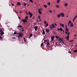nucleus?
I'll list each match as a JSON object with an SVG mask.
<instances>
[{"instance_id":"7","label":"nucleus","mask_w":77,"mask_h":77,"mask_svg":"<svg viewBox=\"0 0 77 77\" xmlns=\"http://www.w3.org/2000/svg\"><path fill=\"white\" fill-rule=\"evenodd\" d=\"M54 36H53L51 37V39L52 41H54Z\"/></svg>"},{"instance_id":"21","label":"nucleus","mask_w":77,"mask_h":77,"mask_svg":"<svg viewBox=\"0 0 77 77\" xmlns=\"http://www.w3.org/2000/svg\"><path fill=\"white\" fill-rule=\"evenodd\" d=\"M42 31H43L42 34H44V35H45V31H44V30H42Z\"/></svg>"},{"instance_id":"61","label":"nucleus","mask_w":77,"mask_h":77,"mask_svg":"<svg viewBox=\"0 0 77 77\" xmlns=\"http://www.w3.org/2000/svg\"><path fill=\"white\" fill-rule=\"evenodd\" d=\"M1 31H2V30L0 29V32H1Z\"/></svg>"},{"instance_id":"64","label":"nucleus","mask_w":77,"mask_h":77,"mask_svg":"<svg viewBox=\"0 0 77 77\" xmlns=\"http://www.w3.org/2000/svg\"><path fill=\"white\" fill-rule=\"evenodd\" d=\"M24 41L25 42H26V40H24Z\"/></svg>"},{"instance_id":"4","label":"nucleus","mask_w":77,"mask_h":77,"mask_svg":"<svg viewBox=\"0 0 77 77\" xmlns=\"http://www.w3.org/2000/svg\"><path fill=\"white\" fill-rule=\"evenodd\" d=\"M40 10H41V9H38V13L40 14H42V12L40 11Z\"/></svg>"},{"instance_id":"17","label":"nucleus","mask_w":77,"mask_h":77,"mask_svg":"<svg viewBox=\"0 0 77 77\" xmlns=\"http://www.w3.org/2000/svg\"><path fill=\"white\" fill-rule=\"evenodd\" d=\"M46 32L47 33H48V32H49V29H46Z\"/></svg>"},{"instance_id":"14","label":"nucleus","mask_w":77,"mask_h":77,"mask_svg":"<svg viewBox=\"0 0 77 77\" xmlns=\"http://www.w3.org/2000/svg\"><path fill=\"white\" fill-rule=\"evenodd\" d=\"M44 42H45V44H47L48 42V41H47V40H45L44 41Z\"/></svg>"},{"instance_id":"45","label":"nucleus","mask_w":77,"mask_h":77,"mask_svg":"<svg viewBox=\"0 0 77 77\" xmlns=\"http://www.w3.org/2000/svg\"><path fill=\"white\" fill-rule=\"evenodd\" d=\"M32 16H33V14H31V15H30V18H31L32 17Z\"/></svg>"},{"instance_id":"42","label":"nucleus","mask_w":77,"mask_h":77,"mask_svg":"<svg viewBox=\"0 0 77 77\" xmlns=\"http://www.w3.org/2000/svg\"><path fill=\"white\" fill-rule=\"evenodd\" d=\"M23 5L24 6H26V3L25 2H24Z\"/></svg>"},{"instance_id":"58","label":"nucleus","mask_w":77,"mask_h":77,"mask_svg":"<svg viewBox=\"0 0 77 77\" xmlns=\"http://www.w3.org/2000/svg\"><path fill=\"white\" fill-rule=\"evenodd\" d=\"M39 21H41V19H39Z\"/></svg>"},{"instance_id":"18","label":"nucleus","mask_w":77,"mask_h":77,"mask_svg":"<svg viewBox=\"0 0 77 77\" xmlns=\"http://www.w3.org/2000/svg\"><path fill=\"white\" fill-rule=\"evenodd\" d=\"M66 39H67V40L68 41H69V35H68L66 37Z\"/></svg>"},{"instance_id":"48","label":"nucleus","mask_w":77,"mask_h":77,"mask_svg":"<svg viewBox=\"0 0 77 77\" xmlns=\"http://www.w3.org/2000/svg\"><path fill=\"white\" fill-rule=\"evenodd\" d=\"M0 39L1 40H2V37L0 36Z\"/></svg>"},{"instance_id":"41","label":"nucleus","mask_w":77,"mask_h":77,"mask_svg":"<svg viewBox=\"0 0 77 77\" xmlns=\"http://www.w3.org/2000/svg\"><path fill=\"white\" fill-rule=\"evenodd\" d=\"M65 29H68V27H67V25H66L65 26Z\"/></svg>"},{"instance_id":"63","label":"nucleus","mask_w":77,"mask_h":77,"mask_svg":"<svg viewBox=\"0 0 77 77\" xmlns=\"http://www.w3.org/2000/svg\"><path fill=\"white\" fill-rule=\"evenodd\" d=\"M22 12V11H20V13H21Z\"/></svg>"},{"instance_id":"22","label":"nucleus","mask_w":77,"mask_h":77,"mask_svg":"<svg viewBox=\"0 0 77 77\" xmlns=\"http://www.w3.org/2000/svg\"><path fill=\"white\" fill-rule=\"evenodd\" d=\"M17 27H23V26L21 25H19Z\"/></svg>"},{"instance_id":"2","label":"nucleus","mask_w":77,"mask_h":77,"mask_svg":"<svg viewBox=\"0 0 77 77\" xmlns=\"http://www.w3.org/2000/svg\"><path fill=\"white\" fill-rule=\"evenodd\" d=\"M68 32H66V31H65V33H66V34L67 35H68H68H69V33H70V32H68Z\"/></svg>"},{"instance_id":"24","label":"nucleus","mask_w":77,"mask_h":77,"mask_svg":"<svg viewBox=\"0 0 77 77\" xmlns=\"http://www.w3.org/2000/svg\"><path fill=\"white\" fill-rule=\"evenodd\" d=\"M32 36H33V34H32L31 33V34H30L29 36L30 37H32Z\"/></svg>"},{"instance_id":"56","label":"nucleus","mask_w":77,"mask_h":77,"mask_svg":"<svg viewBox=\"0 0 77 77\" xmlns=\"http://www.w3.org/2000/svg\"><path fill=\"white\" fill-rule=\"evenodd\" d=\"M73 41H74V40H70V42H73Z\"/></svg>"},{"instance_id":"26","label":"nucleus","mask_w":77,"mask_h":77,"mask_svg":"<svg viewBox=\"0 0 77 77\" xmlns=\"http://www.w3.org/2000/svg\"><path fill=\"white\" fill-rule=\"evenodd\" d=\"M48 6H50V2H49L47 3Z\"/></svg>"},{"instance_id":"33","label":"nucleus","mask_w":77,"mask_h":77,"mask_svg":"<svg viewBox=\"0 0 77 77\" xmlns=\"http://www.w3.org/2000/svg\"><path fill=\"white\" fill-rule=\"evenodd\" d=\"M18 34V33H17V32H15L14 33V35H15V34Z\"/></svg>"},{"instance_id":"59","label":"nucleus","mask_w":77,"mask_h":77,"mask_svg":"<svg viewBox=\"0 0 77 77\" xmlns=\"http://www.w3.org/2000/svg\"><path fill=\"white\" fill-rule=\"evenodd\" d=\"M68 52L69 53H71V51H69Z\"/></svg>"},{"instance_id":"30","label":"nucleus","mask_w":77,"mask_h":77,"mask_svg":"<svg viewBox=\"0 0 77 77\" xmlns=\"http://www.w3.org/2000/svg\"><path fill=\"white\" fill-rule=\"evenodd\" d=\"M59 2H60V0H57V3H59Z\"/></svg>"},{"instance_id":"37","label":"nucleus","mask_w":77,"mask_h":77,"mask_svg":"<svg viewBox=\"0 0 77 77\" xmlns=\"http://www.w3.org/2000/svg\"><path fill=\"white\" fill-rule=\"evenodd\" d=\"M49 12H50V13H52V11H51V10H49Z\"/></svg>"},{"instance_id":"10","label":"nucleus","mask_w":77,"mask_h":77,"mask_svg":"<svg viewBox=\"0 0 77 77\" xmlns=\"http://www.w3.org/2000/svg\"><path fill=\"white\" fill-rule=\"evenodd\" d=\"M0 34H2V35H3V34H4V32H3L2 31H1V32H0Z\"/></svg>"},{"instance_id":"34","label":"nucleus","mask_w":77,"mask_h":77,"mask_svg":"<svg viewBox=\"0 0 77 77\" xmlns=\"http://www.w3.org/2000/svg\"><path fill=\"white\" fill-rule=\"evenodd\" d=\"M55 37L56 38H57V39H59V37L57 36H55Z\"/></svg>"},{"instance_id":"55","label":"nucleus","mask_w":77,"mask_h":77,"mask_svg":"<svg viewBox=\"0 0 77 77\" xmlns=\"http://www.w3.org/2000/svg\"><path fill=\"white\" fill-rule=\"evenodd\" d=\"M57 30H60V28H58L57 29Z\"/></svg>"},{"instance_id":"27","label":"nucleus","mask_w":77,"mask_h":77,"mask_svg":"<svg viewBox=\"0 0 77 77\" xmlns=\"http://www.w3.org/2000/svg\"><path fill=\"white\" fill-rule=\"evenodd\" d=\"M56 7L57 8H59V5H56Z\"/></svg>"},{"instance_id":"60","label":"nucleus","mask_w":77,"mask_h":77,"mask_svg":"<svg viewBox=\"0 0 77 77\" xmlns=\"http://www.w3.org/2000/svg\"><path fill=\"white\" fill-rule=\"evenodd\" d=\"M25 12L27 14H28V13H27V11H26Z\"/></svg>"},{"instance_id":"52","label":"nucleus","mask_w":77,"mask_h":77,"mask_svg":"<svg viewBox=\"0 0 77 77\" xmlns=\"http://www.w3.org/2000/svg\"><path fill=\"white\" fill-rule=\"evenodd\" d=\"M66 31H68V29H66Z\"/></svg>"},{"instance_id":"35","label":"nucleus","mask_w":77,"mask_h":77,"mask_svg":"<svg viewBox=\"0 0 77 77\" xmlns=\"http://www.w3.org/2000/svg\"><path fill=\"white\" fill-rule=\"evenodd\" d=\"M44 7H45V8H47V6L46 5H44Z\"/></svg>"},{"instance_id":"40","label":"nucleus","mask_w":77,"mask_h":77,"mask_svg":"<svg viewBox=\"0 0 77 77\" xmlns=\"http://www.w3.org/2000/svg\"><path fill=\"white\" fill-rule=\"evenodd\" d=\"M44 23H45V24H47V21H45L44 22Z\"/></svg>"},{"instance_id":"25","label":"nucleus","mask_w":77,"mask_h":77,"mask_svg":"<svg viewBox=\"0 0 77 77\" xmlns=\"http://www.w3.org/2000/svg\"><path fill=\"white\" fill-rule=\"evenodd\" d=\"M50 29H51V30H52L53 29V27L51 26H50Z\"/></svg>"},{"instance_id":"11","label":"nucleus","mask_w":77,"mask_h":77,"mask_svg":"<svg viewBox=\"0 0 77 77\" xmlns=\"http://www.w3.org/2000/svg\"><path fill=\"white\" fill-rule=\"evenodd\" d=\"M17 37L19 38H21L23 37V35H18Z\"/></svg>"},{"instance_id":"32","label":"nucleus","mask_w":77,"mask_h":77,"mask_svg":"<svg viewBox=\"0 0 77 77\" xmlns=\"http://www.w3.org/2000/svg\"><path fill=\"white\" fill-rule=\"evenodd\" d=\"M60 31H63V29L62 28H60Z\"/></svg>"},{"instance_id":"50","label":"nucleus","mask_w":77,"mask_h":77,"mask_svg":"<svg viewBox=\"0 0 77 77\" xmlns=\"http://www.w3.org/2000/svg\"><path fill=\"white\" fill-rule=\"evenodd\" d=\"M11 5H12V6H14V4L11 3Z\"/></svg>"},{"instance_id":"9","label":"nucleus","mask_w":77,"mask_h":77,"mask_svg":"<svg viewBox=\"0 0 77 77\" xmlns=\"http://www.w3.org/2000/svg\"><path fill=\"white\" fill-rule=\"evenodd\" d=\"M64 6L66 7L68 6V4L67 3H65L64 4Z\"/></svg>"},{"instance_id":"23","label":"nucleus","mask_w":77,"mask_h":77,"mask_svg":"<svg viewBox=\"0 0 77 77\" xmlns=\"http://www.w3.org/2000/svg\"><path fill=\"white\" fill-rule=\"evenodd\" d=\"M60 14H58L57 15V17L58 18H60Z\"/></svg>"},{"instance_id":"15","label":"nucleus","mask_w":77,"mask_h":77,"mask_svg":"<svg viewBox=\"0 0 77 77\" xmlns=\"http://www.w3.org/2000/svg\"><path fill=\"white\" fill-rule=\"evenodd\" d=\"M70 26L71 27H73V26H74V24H73V23L72 22L70 24Z\"/></svg>"},{"instance_id":"8","label":"nucleus","mask_w":77,"mask_h":77,"mask_svg":"<svg viewBox=\"0 0 77 77\" xmlns=\"http://www.w3.org/2000/svg\"><path fill=\"white\" fill-rule=\"evenodd\" d=\"M34 29L36 31V30H37V29H38V26H35V27H34Z\"/></svg>"},{"instance_id":"5","label":"nucleus","mask_w":77,"mask_h":77,"mask_svg":"<svg viewBox=\"0 0 77 77\" xmlns=\"http://www.w3.org/2000/svg\"><path fill=\"white\" fill-rule=\"evenodd\" d=\"M63 40L62 39H61L60 38H59V39H58L57 41H59V42H60V41H62Z\"/></svg>"},{"instance_id":"49","label":"nucleus","mask_w":77,"mask_h":77,"mask_svg":"<svg viewBox=\"0 0 77 77\" xmlns=\"http://www.w3.org/2000/svg\"><path fill=\"white\" fill-rule=\"evenodd\" d=\"M61 42L63 44H64V42L63 41V40L62 41H61Z\"/></svg>"},{"instance_id":"20","label":"nucleus","mask_w":77,"mask_h":77,"mask_svg":"<svg viewBox=\"0 0 77 77\" xmlns=\"http://www.w3.org/2000/svg\"><path fill=\"white\" fill-rule=\"evenodd\" d=\"M25 19L26 20H28V16H26L25 17Z\"/></svg>"},{"instance_id":"44","label":"nucleus","mask_w":77,"mask_h":77,"mask_svg":"<svg viewBox=\"0 0 77 77\" xmlns=\"http://www.w3.org/2000/svg\"><path fill=\"white\" fill-rule=\"evenodd\" d=\"M38 18H39V19H41V17L40 16H38Z\"/></svg>"},{"instance_id":"39","label":"nucleus","mask_w":77,"mask_h":77,"mask_svg":"<svg viewBox=\"0 0 77 77\" xmlns=\"http://www.w3.org/2000/svg\"><path fill=\"white\" fill-rule=\"evenodd\" d=\"M76 18H77V17L75 16V17L73 19L75 20V19H76Z\"/></svg>"},{"instance_id":"28","label":"nucleus","mask_w":77,"mask_h":77,"mask_svg":"<svg viewBox=\"0 0 77 77\" xmlns=\"http://www.w3.org/2000/svg\"><path fill=\"white\" fill-rule=\"evenodd\" d=\"M48 23H47L46 24V25H45V26L48 27Z\"/></svg>"},{"instance_id":"3","label":"nucleus","mask_w":77,"mask_h":77,"mask_svg":"<svg viewBox=\"0 0 77 77\" xmlns=\"http://www.w3.org/2000/svg\"><path fill=\"white\" fill-rule=\"evenodd\" d=\"M22 21L24 23H27V20L25 19H23Z\"/></svg>"},{"instance_id":"6","label":"nucleus","mask_w":77,"mask_h":77,"mask_svg":"<svg viewBox=\"0 0 77 77\" xmlns=\"http://www.w3.org/2000/svg\"><path fill=\"white\" fill-rule=\"evenodd\" d=\"M23 34V33L22 32H19L17 34V35H22Z\"/></svg>"},{"instance_id":"47","label":"nucleus","mask_w":77,"mask_h":77,"mask_svg":"<svg viewBox=\"0 0 77 77\" xmlns=\"http://www.w3.org/2000/svg\"><path fill=\"white\" fill-rule=\"evenodd\" d=\"M54 25H55V26H57V24H56V23H54Z\"/></svg>"},{"instance_id":"13","label":"nucleus","mask_w":77,"mask_h":77,"mask_svg":"<svg viewBox=\"0 0 77 77\" xmlns=\"http://www.w3.org/2000/svg\"><path fill=\"white\" fill-rule=\"evenodd\" d=\"M20 31H21V32H23L24 31V29L23 28H21L19 29Z\"/></svg>"},{"instance_id":"12","label":"nucleus","mask_w":77,"mask_h":77,"mask_svg":"<svg viewBox=\"0 0 77 77\" xmlns=\"http://www.w3.org/2000/svg\"><path fill=\"white\" fill-rule=\"evenodd\" d=\"M52 26L53 27V28H56V26H54L53 23L52 24Z\"/></svg>"},{"instance_id":"19","label":"nucleus","mask_w":77,"mask_h":77,"mask_svg":"<svg viewBox=\"0 0 77 77\" xmlns=\"http://www.w3.org/2000/svg\"><path fill=\"white\" fill-rule=\"evenodd\" d=\"M17 5H18V6L21 5V3L20 2H18V3H17Z\"/></svg>"},{"instance_id":"43","label":"nucleus","mask_w":77,"mask_h":77,"mask_svg":"<svg viewBox=\"0 0 77 77\" xmlns=\"http://www.w3.org/2000/svg\"><path fill=\"white\" fill-rule=\"evenodd\" d=\"M29 15H32V14L31 13H29Z\"/></svg>"},{"instance_id":"16","label":"nucleus","mask_w":77,"mask_h":77,"mask_svg":"<svg viewBox=\"0 0 77 77\" xmlns=\"http://www.w3.org/2000/svg\"><path fill=\"white\" fill-rule=\"evenodd\" d=\"M60 25L62 26V27H64V24L60 23Z\"/></svg>"},{"instance_id":"62","label":"nucleus","mask_w":77,"mask_h":77,"mask_svg":"<svg viewBox=\"0 0 77 77\" xmlns=\"http://www.w3.org/2000/svg\"><path fill=\"white\" fill-rule=\"evenodd\" d=\"M75 21V20H74V19H73V21Z\"/></svg>"},{"instance_id":"29","label":"nucleus","mask_w":77,"mask_h":77,"mask_svg":"<svg viewBox=\"0 0 77 77\" xmlns=\"http://www.w3.org/2000/svg\"><path fill=\"white\" fill-rule=\"evenodd\" d=\"M47 46L48 47V46H49V45H50V43H49V42H48L47 44Z\"/></svg>"},{"instance_id":"36","label":"nucleus","mask_w":77,"mask_h":77,"mask_svg":"<svg viewBox=\"0 0 77 77\" xmlns=\"http://www.w3.org/2000/svg\"><path fill=\"white\" fill-rule=\"evenodd\" d=\"M77 50H75L74 51V52H75V53H77Z\"/></svg>"},{"instance_id":"53","label":"nucleus","mask_w":77,"mask_h":77,"mask_svg":"<svg viewBox=\"0 0 77 77\" xmlns=\"http://www.w3.org/2000/svg\"><path fill=\"white\" fill-rule=\"evenodd\" d=\"M42 45H43V43H42L41 44V46H42Z\"/></svg>"},{"instance_id":"38","label":"nucleus","mask_w":77,"mask_h":77,"mask_svg":"<svg viewBox=\"0 0 77 77\" xmlns=\"http://www.w3.org/2000/svg\"><path fill=\"white\" fill-rule=\"evenodd\" d=\"M15 13H18V12H17V11L16 10H15Z\"/></svg>"},{"instance_id":"31","label":"nucleus","mask_w":77,"mask_h":77,"mask_svg":"<svg viewBox=\"0 0 77 77\" xmlns=\"http://www.w3.org/2000/svg\"><path fill=\"white\" fill-rule=\"evenodd\" d=\"M68 23H69V24H71V20H69V22Z\"/></svg>"},{"instance_id":"1","label":"nucleus","mask_w":77,"mask_h":77,"mask_svg":"<svg viewBox=\"0 0 77 77\" xmlns=\"http://www.w3.org/2000/svg\"><path fill=\"white\" fill-rule=\"evenodd\" d=\"M60 15L62 17H65V16L64 15V13H61L60 14Z\"/></svg>"},{"instance_id":"57","label":"nucleus","mask_w":77,"mask_h":77,"mask_svg":"<svg viewBox=\"0 0 77 77\" xmlns=\"http://www.w3.org/2000/svg\"><path fill=\"white\" fill-rule=\"evenodd\" d=\"M70 23H68V26H69V25H70Z\"/></svg>"},{"instance_id":"54","label":"nucleus","mask_w":77,"mask_h":77,"mask_svg":"<svg viewBox=\"0 0 77 77\" xmlns=\"http://www.w3.org/2000/svg\"><path fill=\"white\" fill-rule=\"evenodd\" d=\"M12 39H15V37H13Z\"/></svg>"},{"instance_id":"51","label":"nucleus","mask_w":77,"mask_h":77,"mask_svg":"<svg viewBox=\"0 0 77 77\" xmlns=\"http://www.w3.org/2000/svg\"><path fill=\"white\" fill-rule=\"evenodd\" d=\"M35 17L34 16L32 17V19H35Z\"/></svg>"},{"instance_id":"46","label":"nucleus","mask_w":77,"mask_h":77,"mask_svg":"<svg viewBox=\"0 0 77 77\" xmlns=\"http://www.w3.org/2000/svg\"><path fill=\"white\" fill-rule=\"evenodd\" d=\"M29 1L30 2H31L33 3V1L32 0H29Z\"/></svg>"}]
</instances>
